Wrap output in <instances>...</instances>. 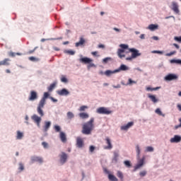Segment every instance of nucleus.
<instances>
[{"mask_svg":"<svg viewBox=\"0 0 181 181\" xmlns=\"http://www.w3.org/2000/svg\"><path fill=\"white\" fill-rule=\"evenodd\" d=\"M119 156V154H118V153L115 152L114 153V157L112 159V162H114L115 163H117L118 162V157Z\"/></svg>","mask_w":181,"mask_h":181,"instance_id":"obj_26","label":"nucleus"},{"mask_svg":"<svg viewBox=\"0 0 181 181\" xmlns=\"http://www.w3.org/2000/svg\"><path fill=\"white\" fill-rule=\"evenodd\" d=\"M148 29H149V30H156V29H158V25L155 24H151L148 25Z\"/></svg>","mask_w":181,"mask_h":181,"instance_id":"obj_30","label":"nucleus"},{"mask_svg":"<svg viewBox=\"0 0 181 181\" xmlns=\"http://www.w3.org/2000/svg\"><path fill=\"white\" fill-rule=\"evenodd\" d=\"M31 119H33V121H34V122H35V124H37L38 127H40V122H42L41 117L37 116V115H33L31 117Z\"/></svg>","mask_w":181,"mask_h":181,"instance_id":"obj_6","label":"nucleus"},{"mask_svg":"<svg viewBox=\"0 0 181 181\" xmlns=\"http://www.w3.org/2000/svg\"><path fill=\"white\" fill-rule=\"evenodd\" d=\"M152 39H153V40H159V37H158L157 36H153Z\"/></svg>","mask_w":181,"mask_h":181,"instance_id":"obj_60","label":"nucleus"},{"mask_svg":"<svg viewBox=\"0 0 181 181\" xmlns=\"http://www.w3.org/2000/svg\"><path fill=\"white\" fill-rule=\"evenodd\" d=\"M124 164L126 166V168H131V166H132V165L131 164V161L129 160L124 161Z\"/></svg>","mask_w":181,"mask_h":181,"instance_id":"obj_35","label":"nucleus"},{"mask_svg":"<svg viewBox=\"0 0 181 181\" xmlns=\"http://www.w3.org/2000/svg\"><path fill=\"white\" fill-rule=\"evenodd\" d=\"M78 116L82 119H87V118L90 117V115H88V114L86 112H81L78 114Z\"/></svg>","mask_w":181,"mask_h":181,"instance_id":"obj_24","label":"nucleus"},{"mask_svg":"<svg viewBox=\"0 0 181 181\" xmlns=\"http://www.w3.org/2000/svg\"><path fill=\"white\" fill-rule=\"evenodd\" d=\"M88 108V106H87V105H82V106H81V107H79L78 111H81V112L85 111V110H86Z\"/></svg>","mask_w":181,"mask_h":181,"instance_id":"obj_38","label":"nucleus"},{"mask_svg":"<svg viewBox=\"0 0 181 181\" xmlns=\"http://www.w3.org/2000/svg\"><path fill=\"white\" fill-rule=\"evenodd\" d=\"M91 54L93 56H97V54H98V52H97V51L93 52H91Z\"/></svg>","mask_w":181,"mask_h":181,"instance_id":"obj_57","label":"nucleus"},{"mask_svg":"<svg viewBox=\"0 0 181 181\" xmlns=\"http://www.w3.org/2000/svg\"><path fill=\"white\" fill-rule=\"evenodd\" d=\"M177 75L173 74H170L165 77V80H166V81H172L173 80H177Z\"/></svg>","mask_w":181,"mask_h":181,"instance_id":"obj_9","label":"nucleus"},{"mask_svg":"<svg viewBox=\"0 0 181 181\" xmlns=\"http://www.w3.org/2000/svg\"><path fill=\"white\" fill-rule=\"evenodd\" d=\"M115 71H110V70H107L105 72V76H111V74H114V73H117V72H115Z\"/></svg>","mask_w":181,"mask_h":181,"instance_id":"obj_39","label":"nucleus"},{"mask_svg":"<svg viewBox=\"0 0 181 181\" xmlns=\"http://www.w3.org/2000/svg\"><path fill=\"white\" fill-rule=\"evenodd\" d=\"M61 81L62 82V83H67V78H66V77H64V76H62V78H61Z\"/></svg>","mask_w":181,"mask_h":181,"instance_id":"obj_52","label":"nucleus"},{"mask_svg":"<svg viewBox=\"0 0 181 181\" xmlns=\"http://www.w3.org/2000/svg\"><path fill=\"white\" fill-rule=\"evenodd\" d=\"M49 95V93L45 92L44 93L43 98L40 100V101H43L44 100V104H46V98H48Z\"/></svg>","mask_w":181,"mask_h":181,"instance_id":"obj_31","label":"nucleus"},{"mask_svg":"<svg viewBox=\"0 0 181 181\" xmlns=\"http://www.w3.org/2000/svg\"><path fill=\"white\" fill-rule=\"evenodd\" d=\"M146 173H147V172L146 170H143L139 173V175L141 176V177H144L146 176Z\"/></svg>","mask_w":181,"mask_h":181,"instance_id":"obj_49","label":"nucleus"},{"mask_svg":"<svg viewBox=\"0 0 181 181\" xmlns=\"http://www.w3.org/2000/svg\"><path fill=\"white\" fill-rule=\"evenodd\" d=\"M98 47H99V49H104V47H105V46H104V45H103V44H100L98 45Z\"/></svg>","mask_w":181,"mask_h":181,"instance_id":"obj_59","label":"nucleus"},{"mask_svg":"<svg viewBox=\"0 0 181 181\" xmlns=\"http://www.w3.org/2000/svg\"><path fill=\"white\" fill-rule=\"evenodd\" d=\"M119 47H121V49H123L124 50L128 49V45H125V44H121L119 45Z\"/></svg>","mask_w":181,"mask_h":181,"instance_id":"obj_46","label":"nucleus"},{"mask_svg":"<svg viewBox=\"0 0 181 181\" xmlns=\"http://www.w3.org/2000/svg\"><path fill=\"white\" fill-rule=\"evenodd\" d=\"M66 115H67V117L69 118V119H71L74 117V114L71 112H68Z\"/></svg>","mask_w":181,"mask_h":181,"instance_id":"obj_36","label":"nucleus"},{"mask_svg":"<svg viewBox=\"0 0 181 181\" xmlns=\"http://www.w3.org/2000/svg\"><path fill=\"white\" fill-rule=\"evenodd\" d=\"M133 125H134V122H130L127 123V124H126L124 126H122L121 129L122 131H127V130L129 129V128H131V127H132Z\"/></svg>","mask_w":181,"mask_h":181,"instance_id":"obj_17","label":"nucleus"},{"mask_svg":"<svg viewBox=\"0 0 181 181\" xmlns=\"http://www.w3.org/2000/svg\"><path fill=\"white\" fill-rule=\"evenodd\" d=\"M132 59H134V57H129L127 58H126V60H132Z\"/></svg>","mask_w":181,"mask_h":181,"instance_id":"obj_63","label":"nucleus"},{"mask_svg":"<svg viewBox=\"0 0 181 181\" xmlns=\"http://www.w3.org/2000/svg\"><path fill=\"white\" fill-rule=\"evenodd\" d=\"M108 178H109V180L110 181H118V178H117V177H115V175H114L110 174L108 175Z\"/></svg>","mask_w":181,"mask_h":181,"instance_id":"obj_29","label":"nucleus"},{"mask_svg":"<svg viewBox=\"0 0 181 181\" xmlns=\"http://www.w3.org/2000/svg\"><path fill=\"white\" fill-rule=\"evenodd\" d=\"M59 162L61 165H64V163L67 162V154H66V153L62 152L59 156Z\"/></svg>","mask_w":181,"mask_h":181,"instance_id":"obj_8","label":"nucleus"},{"mask_svg":"<svg viewBox=\"0 0 181 181\" xmlns=\"http://www.w3.org/2000/svg\"><path fill=\"white\" fill-rule=\"evenodd\" d=\"M84 43H86V40L84 39V37H81L79 38V42H76L75 46H76V47H78V46H83V45H84Z\"/></svg>","mask_w":181,"mask_h":181,"instance_id":"obj_20","label":"nucleus"},{"mask_svg":"<svg viewBox=\"0 0 181 181\" xmlns=\"http://www.w3.org/2000/svg\"><path fill=\"white\" fill-rule=\"evenodd\" d=\"M146 152H153V147L152 146H147L146 148Z\"/></svg>","mask_w":181,"mask_h":181,"instance_id":"obj_48","label":"nucleus"},{"mask_svg":"<svg viewBox=\"0 0 181 181\" xmlns=\"http://www.w3.org/2000/svg\"><path fill=\"white\" fill-rule=\"evenodd\" d=\"M49 98H50V100H52V101L53 103H57V99H55V98H53V97H50Z\"/></svg>","mask_w":181,"mask_h":181,"instance_id":"obj_56","label":"nucleus"},{"mask_svg":"<svg viewBox=\"0 0 181 181\" xmlns=\"http://www.w3.org/2000/svg\"><path fill=\"white\" fill-rule=\"evenodd\" d=\"M44 107H45V100L40 101L39 105L37 107V111L39 115H40V117H43V115H45V113L43 112V110H42V108H43Z\"/></svg>","mask_w":181,"mask_h":181,"instance_id":"obj_4","label":"nucleus"},{"mask_svg":"<svg viewBox=\"0 0 181 181\" xmlns=\"http://www.w3.org/2000/svg\"><path fill=\"white\" fill-rule=\"evenodd\" d=\"M125 53V49L121 48L117 50V55L119 56V59H122V57H125L124 54Z\"/></svg>","mask_w":181,"mask_h":181,"instance_id":"obj_21","label":"nucleus"},{"mask_svg":"<svg viewBox=\"0 0 181 181\" xmlns=\"http://www.w3.org/2000/svg\"><path fill=\"white\" fill-rule=\"evenodd\" d=\"M173 54H176V51L170 52V53L165 54V56L170 57V56H173Z\"/></svg>","mask_w":181,"mask_h":181,"instance_id":"obj_50","label":"nucleus"},{"mask_svg":"<svg viewBox=\"0 0 181 181\" xmlns=\"http://www.w3.org/2000/svg\"><path fill=\"white\" fill-rule=\"evenodd\" d=\"M173 46H175V47L176 49H179V48H180L179 45H177V44H176V43H174V44H173Z\"/></svg>","mask_w":181,"mask_h":181,"instance_id":"obj_61","label":"nucleus"},{"mask_svg":"<svg viewBox=\"0 0 181 181\" xmlns=\"http://www.w3.org/2000/svg\"><path fill=\"white\" fill-rule=\"evenodd\" d=\"M42 145L43 148H47V146H49V144L47 143H46L45 141H43L42 143Z\"/></svg>","mask_w":181,"mask_h":181,"instance_id":"obj_54","label":"nucleus"},{"mask_svg":"<svg viewBox=\"0 0 181 181\" xmlns=\"http://www.w3.org/2000/svg\"><path fill=\"white\" fill-rule=\"evenodd\" d=\"M31 161L33 162H38V163H42L43 159L41 157L38 156H33L31 157Z\"/></svg>","mask_w":181,"mask_h":181,"instance_id":"obj_18","label":"nucleus"},{"mask_svg":"<svg viewBox=\"0 0 181 181\" xmlns=\"http://www.w3.org/2000/svg\"><path fill=\"white\" fill-rule=\"evenodd\" d=\"M57 93L58 95H69V94H70V92H69L67 89L63 88L62 90H57Z\"/></svg>","mask_w":181,"mask_h":181,"instance_id":"obj_12","label":"nucleus"},{"mask_svg":"<svg viewBox=\"0 0 181 181\" xmlns=\"http://www.w3.org/2000/svg\"><path fill=\"white\" fill-rule=\"evenodd\" d=\"M95 150V147H94V146H90V148H89L90 152H94Z\"/></svg>","mask_w":181,"mask_h":181,"instance_id":"obj_55","label":"nucleus"},{"mask_svg":"<svg viewBox=\"0 0 181 181\" xmlns=\"http://www.w3.org/2000/svg\"><path fill=\"white\" fill-rule=\"evenodd\" d=\"M140 39H145V34H141L140 35Z\"/></svg>","mask_w":181,"mask_h":181,"instance_id":"obj_62","label":"nucleus"},{"mask_svg":"<svg viewBox=\"0 0 181 181\" xmlns=\"http://www.w3.org/2000/svg\"><path fill=\"white\" fill-rule=\"evenodd\" d=\"M172 6H173L172 7L173 11H174L175 13H179L180 11H179V6L177 5V4L176 2H173Z\"/></svg>","mask_w":181,"mask_h":181,"instance_id":"obj_19","label":"nucleus"},{"mask_svg":"<svg viewBox=\"0 0 181 181\" xmlns=\"http://www.w3.org/2000/svg\"><path fill=\"white\" fill-rule=\"evenodd\" d=\"M151 53H156L157 54H163V51L154 50L152 51Z\"/></svg>","mask_w":181,"mask_h":181,"instance_id":"obj_51","label":"nucleus"},{"mask_svg":"<svg viewBox=\"0 0 181 181\" xmlns=\"http://www.w3.org/2000/svg\"><path fill=\"white\" fill-rule=\"evenodd\" d=\"M52 122L47 121L45 122V124L43 127L45 132H47V131H49V128H50Z\"/></svg>","mask_w":181,"mask_h":181,"instance_id":"obj_22","label":"nucleus"},{"mask_svg":"<svg viewBox=\"0 0 181 181\" xmlns=\"http://www.w3.org/2000/svg\"><path fill=\"white\" fill-rule=\"evenodd\" d=\"M35 100H37V93L35 90H31L30 92L28 101H35Z\"/></svg>","mask_w":181,"mask_h":181,"instance_id":"obj_7","label":"nucleus"},{"mask_svg":"<svg viewBox=\"0 0 181 181\" xmlns=\"http://www.w3.org/2000/svg\"><path fill=\"white\" fill-rule=\"evenodd\" d=\"M142 166H144V159L139 160V163L134 167V170H137V169L142 168Z\"/></svg>","mask_w":181,"mask_h":181,"instance_id":"obj_25","label":"nucleus"},{"mask_svg":"<svg viewBox=\"0 0 181 181\" xmlns=\"http://www.w3.org/2000/svg\"><path fill=\"white\" fill-rule=\"evenodd\" d=\"M54 129L55 132H60L62 128H60V126L55 125L54 127Z\"/></svg>","mask_w":181,"mask_h":181,"instance_id":"obj_43","label":"nucleus"},{"mask_svg":"<svg viewBox=\"0 0 181 181\" xmlns=\"http://www.w3.org/2000/svg\"><path fill=\"white\" fill-rule=\"evenodd\" d=\"M177 108L180 111H181V105H177Z\"/></svg>","mask_w":181,"mask_h":181,"instance_id":"obj_64","label":"nucleus"},{"mask_svg":"<svg viewBox=\"0 0 181 181\" xmlns=\"http://www.w3.org/2000/svg\"><path fill=\"white\" fill-rule=\"evenodd\" d=\"M59 138L62 141V142H66L67 141V138L66 137V134L63 132H60L59 133Z\"/></svg>","mask_w":181,"mask_h":181,"instance_id":"obj_23","label":"nucleus"},{"mask_svg":"<svg viewBox=\"0 0 181 181\" xmlns=\"http://www.w3.org/2000/svg\"><path fill=\"white\" fill-rule=\"evenodd\" d=\"M105 141L107 146H105L104 149H112V144H111V139H110V137H106Z\"/></svg>","mask_w":181,"mask_h":181,"instance_id":"obj_13","label":"nucleus"},{"mask_svg":"<svg viewBox=\"0 0 181 181\" xmlns=\"http://www.w3.org/2000/svg\"><path fill=\"white\" fill-rule=\"evenodd\" d=\"M79 62H81V63H84V64H88L87 67L88 70H90L91 67H96L95 64L93 63V59L88 57L81 58Z\"/></svg>","mask_w":181,"mask_h":181,"instance_id":"obj_2","label":"nucleus"},{"mask_svg":"<svg viewBox=\"0 0 181 181\" xmlns=\"http://www.w3.org/2000/svg\"><path fill=\"white\" fill-rule=\"evenodd\" d=\"M94 129V117L90 118V119L83 124L82 134L84 135H90L93 130Z\"/></svg>","mask_w":181,"mask_h":181,"instance_id":"obj_1","label":"nucleus"},{"mask_svg":"<svg viewBox=\"0 0 181 181\" xmlns=\"http://www.w3.org/2000/svg\"><path fill=\"white\" fill-rule=\"evenodd\" d=\"M11 59L9 58H6L2 61H0V66H10Z\"/></svg>","mask_w":181,"mask_h":181,"instance_id":"obj_15","label":"nucleus"},{"mask_svg":"<svg viewBox=\"0 0 181 181\" xmlns=\"http://www.w3.org/2000/svg\"><path fill=\"white\" fill-rule=\"evenodd\" d=\"M110 60H111V57L104 58L103 59V63H104L105 64H107V63H108V62H110Z\"/></svg>","mask_w":181,"mask_h":181,"instance_id":"obj_44","label":"nucleus"},{"mask_svg":"<svg viewBox=\"0 0 181 181\" xmlns=\"http://www.w3.org/2000/svg\"><path fill=\"white\" fill-rule=\"evenodd\" d=\"M113 88H121V85L113 86Z\"/></svg>","mask_w":181,"mask_h":181,"instance_id":"obj_58","label":"nucleus"},{"mask_svg":"<svg viewBox=\"0 0 181 181\" xmlns=\"http://www.w3.org/2000/svg\"><path fill=\"white\" fill-rule=\"evenodd\" d=\"M181 141V136L179 135H175L173 138H171L170 142L171 144H179Z\"/></svg>","mask_w":181,"mask_h":181,"instance_id":"obj_11","label":"nucleus"},{"mask_svg":"<svg viewBox=\"0 0 181 181\" xmlns=\"http://www.w3.org/2000/svg\"><path fill=\"white\" fill-rule=\"evenodd\" d=\"M148 97L151 100V101H152V103H153V104H156V103L159 102V99H158V98H156V96L155 95L148 94Z\"/></svg>","mask_w":181,"mask_h":181,"instance_id":"obj_16","label":"nucleus"},{"mask_svg":"<svg viewBox=\"0 0 181 181\" xmlns=\"http://www.w3.org/2000/svg\"><path fill=\"white\" fill-rule=\"evenodd\" d=\"M136 152L138 156H139V155H141V148H139V145L136 146Z\"/></svg>","mask_w":181,"mask_h":181,"instance_id":"obj_41","label":"nucleus"},{"mask_svg":"<svg viewBox=\"0 0 181 181\" xmlns=\"http://www.w3.org/2000/svg\"><path fill=\"white\" fill-rule=\"evenodd\" d=\"M129 52L132 53V57L134 59H136V57H139L141 56V52H139V50L135 49V48H129L128 49Z\"/></svg>","mask_w":181,"mask_h":181,"instance_id":"obj_5","label":"nucleus"},{"mask_svg":"<svg viewBox=\"0 0 181 181\" xmlns=\"http://www.w3.org/2000/svg\"><path fill=\"white\" fill-rule=\"evenodd\" d=\"M76 146L78 148H83L84 146V141L81 137L76 139Z\"/></svg>","mask_w":181,"mask_h":181,"instance_id":"obj_14","label":"nucleus"},{"mask_svg":"<svg viewBox=\"0 0 181 181\" xmlns=\"http://www.w3.org/2000/svg\"><path fill=\"white\" fill-rule=\"evenodd\" d=\"M96 112L98 114H103L105 115H110V114L112 112L111 110H108V108L104 107H98Z\"/></svg>","mask_w":181,"mask_h":181,"instance_id":"obj_3","label":"nucleus"},{"mask_svg":"<svg viewBox=\"0 0 181 181\" xmlns=\"http://www.w3.org/2000/svg\"><path fill=\"white\" fill-rule=\"evenodd\" d=\"M170 63L171 64H181V59H171L170 60Z\"/></svg>","mask_w":181,"mask_h":181,"instance_id":"obj_28","label":"nucleus"},{"mask_svg":"<svg viewBox=\"0 0 181 181\" xmlns=\"http://www.w3.org/2000/svg\"><path fill=\"white\" fill-rule=\"evenodd\" d=\"M117 177H119V179H121V180H122V179H124V175L122 174V173L121 171H117Z\"/></svg>","mask_w":181,"mask_h":181,"instance_id":"obj_42","label":"nucleus"},{"mask_svg":"<svg viewBox=\"0 0 181 181\" xmlns=\"http://www.w3.org/2000/svg\"><path fill=\"white\" fill-rule=\"evenodd\" d=\"M28 59L30 62H39V59L35 57H30Z\"/></svg>","mask_w":181,"mask_h":181,"instance_id":"obj_45","label":"nucleus"},{"mask_svg":"<svg viewBox=\"0 0 181 181\" xmlns=\"http://www.w3.org/2000/svg\"><path fill=\"white\" fill-rule=\"evenodd\" d=\"M128 70H129V67L125 64H122L117 69L115 70V73H119V71H127Z\"/></svg>","mask_w":181,"mask_h":181,"instance_id":"obj_10","label":"nucleus"},{"mask_svg":"<svg viewBox=\"0 0 181 181\" xmlns=\"http://www.w3.org/2000/svg\"><path fill=\"white\" fill-rule=\"evenodd\" d=\"M54 87H56V83H52V84L48 87V91H53V90H54Z\"/></svg>","mask_w":181,"mask_h":181,"instance_id":"obj_37","label":"nucleus"},{"mask_svg":"<svg viewBox=\"0 0 181 181\" xmlns=\"http://www.w3.org/2000/svg\"><path fill=\"white\" fill-rule=\"evenodd\" d=\"M64 53H66V54H69L70 56H74V54H76V52L71 49H69V50L66 49L64 51Z\"/></svg>","mask_w":181,"mask_h":181,"instance_id":"obj_27","label":"nucleus"},{"mask_svg":"<svg viewBox=\"0 0 181 181\" xmlns=\"http://www.w3.org/2000/svg\"><path fill=\"white\" fill-rule=\"evenodd\" d=\"M8 56H10V57H15V56H16V54L15 52H10L8 53Z\"/></svg>","mask_w":181,"mask_h":181,"instance_id":"obj_53","label":"nucleus"},{"mask_svg":"<svg viewBox=\"0 0 181 181\" xmlns=\"http://www.w3.org/2000/svg\"><path fill=\"white\" fill-rule=\"evenodd\" d=\"M18 166H19L18 170H20V172H22V170H25V166L22 163H20L18 164Z\"/></svg>","mask_w":181,"mask_h":181,"instance_id":"obj_40","label":"nucleus"},{"mask_svg":"<svg viewBox=\"0 0 181 181\" xmlns=\"http://www.w3.org/2000/svg\"><path fill=\"white\" fill-rule=\"evenodd\" d=\"M23 138V133L21 132L20 131H17V139H22Z\"/></svg>","mask_w":181,"mask_h":181,"instance_id":"obj_32","label":"nucleus"},{"mask_svg":"<svg viewBox=\"0 0 181 181\" xmlns=\"http://www.w3.org/2000/svg\"><path fill=\"white\" fill-rule=\"evenodd\" d=\"M158 89H159L158 87H157V88H151V87H147V88H146L147 91H156V90H158Z\"/></svg>","mask_w":181,"mask_h":181,"instance_id":"obj_47","label":"nucleus"},{"mask_svg":"<svg viewBox=\"0 0 181 181\" xmlns=\"http://www.w3.org/2000/svg\"><path fill=\"white\" fill-rule=\"evenodd\" d=\"M155 112L156 114H158V115H160L161 117H165V114L162 113V111H160V108H157Z\"/></svg>","mask_w":181,"mask_h":181,"instance_id":"obj_33","label":"nucleus"},{"mask_svg":"<svg viewBox=\"0 0 181 181\" xmlns=\"http://www.w3.org/2000/svg\"><path fill=\"white\" fill-rule=\"evenodd\" d=\"M132 84H136V81H132V78H129L127 86H132Z\"/></svg>","mask_w":181,"mask_h":181,"instance_id":"obj_34","label":"nucleus"}]
</instances>
